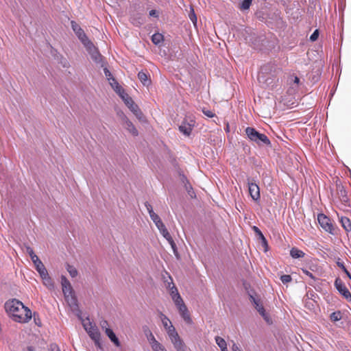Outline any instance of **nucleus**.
<instances>
[{
	"instance_id": "52",
	"label": "nucleus",
	"mask_w": 351,
	"mask_h": 351,
	"mask_svg": "<svg viewBox=\"0 0 351 351\" xmlns=\"http://www.w3.org/2000/svg\"><path fill=\"white\" fill-rule=\"evenodd\" d=\"M36 268L37 267H38L39 265H43V263H42V261L40 260V259H38L36 261V262L34 263Z\"/></svg>"
},
{
	"instance_id": "47",
	"label": "nucleus",
	"mask_w": 351,
	"mask_h": 351,
	"mask_svg": "<svg viewBox=\"0 0 351 351\" xmlns=\"http://www.w3.org/2000/svg\"><path fill=\"white\" fill-rule=\"evenodd\" d=\"M258 236H259L260 239L262 240V241H263V244H264L265 245H267V240H266L265 237H264V235L263 234V233H262V232H260V233L258 234Z\"/></svg>"
},
{
	"instance_id": "27",
	"label": "nucleus",
	"mask_w": 351,
	"mask_h": 351,
	"mask_svg": "<svg viewBox=\"0 0 351 351\" xmlns=\"http://www.w3.org/2000/svg\"><path fill=\"white\" fill-rule=\"evenodd\" d=\"M153 351H167L165 347L158 341L151 346Z\"/></svg>"
},
{
	"instance_id": "37",
	"label": "nucleus",
	"mask_w": 351,
	"mask_h": 351,
	"mask_svg": "<svg viewBox=\"0 0 351 351\" xmlns=\"http://www.w3.org/2000/svg\"><path fill=\"white\" fill-rule=\"evenodd\" d=\"M330 318L332 321H338L341 319L340 312L332 313L330 315Z\"/></svg>"
},
{
	"instance_id": "55",
	"label": "nucleus",
	"mask_w": 351,
	"mask_h": 351,
	"mask_svg": "<svg viewBox=\"0 0 351 351\" xmlns=\"http://www.w3.org/2000/svg\"><path fill=\"white\" fill-rule=\"evenodd\" d=\"M253 230H254V232H255L258 235V234H259L260 232H261V231L259 230V228H257L256 226H254V227H253Z\"/></svg>"
},
{
	"instance_id": "8",
	"label": "nucleus",
	"mask_w": 351,
	"mask_h": 351,
	"mask_svg": "<svg viewBox=\"0 0 351 351\" xmlns=\"http://www.w3.org/2000/svg\"><path fill=\"white\" fill-rule=\"evenodd\" d=\"M317 220L320 226L326 232L334 234V227L331 222V219L324 214H319L317 215Z\"/></svg>"
},
{
	"instance_id": "25",
	"label": "nucleus",
	"mask_w": 351,
	"mask_h": 351,
	"mask_svg": "<svg viewBox=\"0 0 351 351\" xmlns=\"http://www.w3.org/2000/svg\"><path fill=\"white\" fill-rule=\"evenodd\" d=\"M66 270L72 278L76 277L78 274L76 268L72 265H70L69 264H67L66 265Z\"/></svg>"
},
{
	"instance_id": "34",
	"label": "nucleus",
	"mask_w": 351,
	"mask_h": 351,
	"mask_svg": "<svg viewBox=\"0 0 351 351\" xmlns=\"http://www.w3.org/2000/svg\"><path fill=\"white\" fill-rule=\"evenodd\" d=\"M280 280L282 282L283 284H287L288 282H290L292 280V278L290 275H282L280 277Z\"/></svg>"
},
{
	"instance_id": "14",
	"label": "nucleus",
	"mask_w": 351,
	"mask_h": 351,
	"mask_svg": "<svg viewBox=\"0 0 351 351\" xmlns=\"http://www.w3.org/2000/svg\"><path fill=\"white\" fill-rule=\"evenodd\" d=\"M130 104H129L127 106L130 108V110L133 112V114L138 119L141 117L143 113L138 106L134 102V101H130Z\"/></svg>"
},
{
	"instance_id": "41",
	"label": "nucleus",
	"mask_w": 351,
	"mask_h": 351,
	"mask_svg": "<svg viewBox=\"0 0 351 351\" xmlns=\"http://www.w3.org/2000/svg\"><path fill=\"white\" fill-rule=\"evenodd\" d=\"M177 308H178V309L179 311L180 314L181 313H184V312H185V311H186L188 310V308H187V307H186V306L185 305L184 303L183 304L178 306Z\"/></svg>"
},
{
	"instance_id": "4",
	"label": "nucleus",
	"mask_w": 351,
	"mask_h": 351,
	"mask_svg": "<svg viewBox=\"0 0 351 351\" xmlns=\"http://www.w3.org/2000/svg\"><path fill=\"white\" fill-rule=\"evenodd\" d=\"M167 332L177 351H185V345L180 339L173 325H169Z\"/></svg>"
},
{
	"instance_id": "23",
	"label": "nucleus",
	"mask_w": 351,
	"mask_h": 351,
	"mask_svg": "<svg viewBox=\"0 0 351 351\" xmlns=\"http://www.w3.org/2000/svg\"><path fill=\"white\" fill-rule=\"evenodd\" d=\"M215 342L221 351H228L226 341L222 337L217 336L215 337Z\"/></svg>"
},
{
	"instance_id": "16",
	"label": "nucleus",
	"mask_w": 351,
	"mask_h": 351,
	"mask_svg": "<svg viewBox=\"0 0 351 351\" xmlns=\"http://www.w3.org/2000/svg\"><path fill=\"white\" fill-rule=\"evenodd\" d=\"M181 180H182V182L184 184V186H185L186 190L187 191L189 195L191 197H195V192L192 188V186L190 184L189 182L188 181L187 178L184 175H182Z\"/></svg>"
},
{
	"instance_id": "19",
	"label": "nucleus",
	"mask_w": 351,
	"mask_h": 351,
	"mask_svg": "<svg viewBox=\"0 0 351 351\" xmlns=\"http://www.w3.org/2000/svg\"><path fill=\"white\" fill-rule=\"evenodd\" d=\"M108 81L112 88L116 91V93H123V88L121 87V86L119 85V84L114 77H108Z\"/></svg>"
},
{
	"instance_id": "18",
	"label": "nucleus",
	"mask_w": 351,
	"mask_h": 351,
	"mask_svg": "<svg viewBox=\"0 0 351 351\" xmlns=\"http://www.w3.org/2000/svg\"><path fill=\"white\" fill-rule=\"evenodd\" d=\"M138 77L139 80L145 86H149L150 84V80L148 77V75L147 73L141 71L138 73Z\"/></svg>"
},
{
	"instance_id": "13",
	"label": "nucleus",
	"mask_w": 351,
	"mask_h": 351,
	"mask_svg": "<svg viewBox=\"0 0 351 351\" xmlns=\"http://www.w3.org/2000/svg\"><path fill=\"white\" fill-rule=\"evenodd\" d=\"M106 335L108 337L110 341L117 346L119 347L121 346L120 341L119 339L117 337L116 335L113 332V330L109 328H106L105 330Z\"/></svg>"
},
{
	"instance_id": "24",
	"label": "nucleus",
	"mask_w": 351,
	"mask_h": 351,
	"mask_svg": "<svg viewBox=\"0 0 351 351\" xmlns=\"http://www.w3.org/2000/svg\"><path fill=\"white\" fill-rule=\"evenodd\" d=\"M119 95L121 97V99L125 102V105L128 106L129 104H130V101H133L132 99L125 92L124 90H123V93H118Z\"/></svg>"
},
{
	"instance_id": "29",
	"label": "nucleus",
	"mask_w": 351,
	"mask_h": 351,
	"mask_svg": "<svg viewBox=\"0 0 351 351\" xmlns=\"http://www.w3.org/2000/svg\"><path fill=\"white\" fill-rule=\"evenodd\" d=\"M36 271L39 273L40 277L48 274L44 265H39L36 268Z\"/></svg>"
},
{
	"instance_id": "35",
	"label": "nucleus",
	"mask_w": 351,
	"mask_h": 351,
	"mask_svg": "<svg viewBox=\"0 0 351 351\" xmlns=\"http://www.w3.org/2000/svg\"><path fill=\"white\" fill-rule=\"evenodd\" d=\"M337 265L338 267H339L346 274V275L350 278H351V275L350 274V272L347 270V269L346 268V267L344 266V264L343 263H341V262H337Z\"/></svg>"
},
{
	"instance_id": "9",
	"label": "nucleus",
	"mask_w": 351,
	"mask_h": 351,
	"mask_svg": "<svg viewBox=\"0 0 351 351\" xmlns=\"http://www.w3.org/2000/svg\"><path fill=\"white\" fill-rule=\"evenodd\" d=\"M335 287L339 293L348 301H351V293L346 287L345 283L340 278H337L335 281Z\"/></svg>"
},
{
	"instance_id": "58",
	"label": "nucleus",
	"mask_w": 351,
	"mask_h": 351,
	"mask_svg": "<svg viewBox=\"0 0 351 351\" xmlns=\"http://www.w3.org/2000/svg\"><path fill=\"white\" fill-rule=\"evenodd\" d=\"M293 82H294V83L298 84L300 83L299 77L297 76H295Z\"/></svg>"
},
{
	"instance_id": "11",
	"label": "nucleus",
	"mask_w": 351,
	"mask_h": 351,
	"mask_svg": "<svg viewBox=\"0 0 351 351\" xmlns=\"http://www.w3.org/2000/svg\"><path fill=\"white\" fill-rule=\"evenodd\" d=\"M123 125L124 128L134 136L138 135V132L134 124L125 114H122Z\"/></svg>"
},
{
	"instance_id": "21",
	"label": "nucleus",
	"mask_w": 351,
	"mask_h": 351,
	"mask_svg": "<svg viewBox=\"0 0 351 351\" xmlns=\"http://www.w3.org/2000/svg\"><path fill=\"white\" fill-rule=\"evenodd\" d=\"M160 232L168 241V242L171 244L172 247H174L176 245L175 243H174L170 233L167 230V229L165 228L160 230Z\"/></svg>"
},
{
	"instance_id": "22",
	"label": "nucleus",
	"mask_w": 351,
	"mask_h": 351,
	"mask_svg": "<svg viewBox=\"0 0 351 351\" xmlns=\"http://www.w3.org/2000/svg\"><path fill=\"white\" fill-rule=\"evenodd\" d=\"M152 41L154 45H158L164 41V36L160 33H155L152 36Z\"/></svg>"
},
{
	"instance_id": "50",
	"label": "nucleus",
	"mask_w": 351,
	"mask_h": 351,
	"mask_svg": "<svg viewBox=\"0 0 351 351\" xmlns=\"http://www.w3.org/2000/svg\"><path fill=\"white\" fill-rule=\"evenodd\" d=\"M149 15L151 16L158 17V13H157L156 10H152L149 12Z\"/></svg>"
},
{
	"instance_id": "45",
	"label": "nucleus",
	"mask_w": 351,
	"mask_h": 351,
	"mask_svg": "<svg viewBox=\"0 0 351 351\" xmlns=\"http://www.w3.org/2000/svg\"><path fill=\"white\" fill-rule=\"evenodd\" d=\"M145 206H146V208H147V211H148V213H149V215H152V213H154V210H153V208H152V205H151V204H149L148 202H146V203H145Z\"/></svg>"
},
{
	"instance_id": "57",
	"label": "nucleus",
	"mask_w": 351,
	"mask_h": 351,
	"mask_svg": "<svg viewBox=\"0 0 351 351\" xmlns=\"http://www.w3.org/2000/svg\"><path fill=\"white\" fill-rule=\"evenodd\" d=\"M132 23L134 25H136V26H138V25H140L141 24H142V22H140V21H138V22H137V21H136L134 19H133V20H132Z\"/></svg>"
},
{
	"instance_id": "2",
	"label": "nucleus",
	"mask_w": 351,
	"mask_h": 351,
	"mask_svg": "<svg viewBox=\"0 0 351 351\" xmlns=\"http://www.w3.org/2000/svg\"><path fill=\"white\" fill-rule=\"evenodd\" d=\"M71 27L78 38L84 44L85 47L92 54V57L97 60L100 58V54L98 53L97 49L94 46L93 43L88 39L84 31L80 27V26L75 21H71Z\"/></svg>"
},
{
	"instance_id": "46",
	"label": "nucleus",
	"mask_w": 351,
	"mask_h": 351,
	"mask_svg": "<svg viewBox=\"0 0 351 351\" xmlns=\"http://www.w3.org/2000/svg\"><path fill=\"white\" fill-rule=\"evenodd\" d=\"M26 251L28 253V254L29 255L30 258L34 255L35 254L33 249L29 247V246H26Z\"/></svg>"
},
{
	"instance_id": "7",
	"label": "nucleus",
	"mask_w": 351,
	"mask_h": 351,
	"mask_svg": "<svg viewBox=\"0 0 351 351\" xmlns=\"http://www.w3.org/2000/svg\"><path fill=\"white\" fill-rule=\"evenodd\" d=\"M250 300L253 303L255 308L260 313V315L263 317V319L265 320V322L269 324H272V321H271L269 314H267L266 313V311L264 308L263 304L262 301L260 299L256 298L252 295H250Z\"/></svg>"
},
{
	"instance_id": "17",
	"label": "nucleus",
	"mask_w": 351,
	"mask_h": 351,
	"mask_svg": "<svg viewBox=\"0 0 351 351\" xmlns=\"http://www.w3.org/2000/svg\"><path fill=\"white\" fill-rule=\"evenodd\" d=\"M290 255L293 258H303L305 256V253L297 247H293L290 250Z\"/></svg>"
},
{
	"instance_id": "33",
	"label": "nucleus",
	"mask_w": 351,
	"mask_h": 351,
	"mask_svg": "<svg viewBox=\"0 0 351 351\" xmlns=\"http://www.w3.org/2000/svg\"><path fill=\"white\" fill-rule=\"evenodd\" d=\"M170 295L171 298H173V297L175 298L176 295L177 296V295H180V293H178V289L174 285H173L172 287L170 288Z\"/></svg>"
},
{
	"instance_id": "39",
	"label": "nucleus",
	"mask_w": 351,
	"mask_h": 351,
	"mask_svg": "<svg viewBox=\"0 0 351 351\" xmlns=\"http://www.w3.org/2000/svg\"><path fill=\"white\" fill-rule=\"evenodd\" d=\"M203 113L209 118H213L215 116V114L209 110L203 109L202 110Z\"/></svg>"
},
{
	"instance_id": "1",
	"label": "nucleus",
	"mask_w": 351,
	"mask_h": 351,
	"mask_svg": "<svg viewBox=\"0 0 351 351\" xmlns=\"http://www.w3.org/2000/svg\"><path fill=\"white\" fill-rule=\"evenodd\" d=\"M5 309L12 319L19 323H27L32 317V311L16 299L8 300Z\"/></svg>"
},
{
	"instance_id": "20",
	"label": "nucleus",
	"mask_w": 351,
	"mask_h": 351,
	"mask_svg": "<svg viewBox=\"0 0 351 351\" xmlns=\"http://www.w3.org/2000/svg\"><path fill=\"white\" fill-rule=\"evenodd\" d=\"M41 278L45 286H46L49 289H53V282L51 277L49 276V274L42 276Z\"/></svg>"
},
{
	"instance_id": "48",
	"label": "nucleus",
	"mask_w": 351,
	"mask_h": 351,
	"mask_svg": "<svg viewBox=\"0 0 351 351\" xmlns=\"http://www.w3.org/2000/svg\"><path fill=\"white\" fill-rule=\"evenodd\" d=\"M258 236H259L260 239L262 240V241H263V244H264L265 245H267V240H266L265 237H264V235L263 234V233H262V232H260V233L258 234Z\"/></svg>"
},
{
	"instance_id": "10",
	"label": "nucleus",
	"mask_w": 351,
	"mask_h": 351,
	"mask_svg": "<svg viewBox=\"0 0 351 351\" xmlns=\"http://www.w3.org/2000/svg\"><path fill=\"white\" fill-rule=\"evenodd\" d=\"M249 193L253 200L258 202L260 199V189L257 184L248 181Z\"/></svg>"
},
{
	"instance_id": "42",
	"label": "nucleus",
	"mask_w": 351,
	"mask_h": 351,
	"mask_svg": "<svg viewBox=\"0 0 351 351\" xmlns=\"http://www.w3.org/2000/svg\"><path fill=\"white\" fill-rule=\"evenodd\" d=\"M302 272H303L305 275L308 276L309 278H311V279H313V280H315V276H314L313 275V274H312V273H311L309 271H308L307 269H302Z\"/></svg>"
},
{
	"instance_id": "49",
	"label": "nucleus",
	"mask_w": 351,
	"mask_h": 351,
	"mask_svg": "<svg viewBox=\"0 0 351 351\" xmlns=\"http://www.w3.org/2000/svg\"><path fill=\"white\" fill-rule=\"evenodd\" d=\"M101 328L105 331L106 328H108V322L107 321H104L101 324Z\"/></svg>"
},
{
	"instance_id": "40",
	"label": "nucleus",
	"mask_w": 351,
	"mask_h": 351,
	"mask_svg": "<svg viewBox=\"0 0 351 351\" xmlns=\"http://www.w3.org/2000/svg\"><path fill=\"white\" fill-rule=\"evenodd\" d=\"M189 18L191 20V21L193 22V23L194 25H196V23H197V17H196V15H195L193 10H192L191 12L189 14Z\"/></svg>"
},
{
	"instance_id": "59",
	"label": "nucleus",
	"mask_w": 351,
	"mask_h": 351,
	"mask_svg": "<svg viewBox=\"0 0 351 351\" xmlns=\"http://www.w3.org/2000/svg\"><path fill=\"white\" fill-rule=\"evenodd\" d=\"M157 228H158V230H159V231H160V230H162V229L165 228L166 227H165V224H164V223H162V224H161L160 226H158V227H157Z\"/></svg>"
},
{
	"instance_id": "32",
	"label": "nucleus",
	"mask_w": 351,
	"mask_h": 351,
	"mask_svg": "<svg viewBox=\"0 0 351 351\" xmlns=\"http://www.w3.org/2000/svg\"><path fill=\"white\" fill-rule=\"evenodd\" d=\"M252 0H243L241 4V10H247L252 3Z\"/></svg>"
},
{
	"instance_id": "56",
	"label": "nucleus",
	"mask_w": 351,
	"mask_h": 351,
	"mask_svg": "<svg viewBox=\"0 0 351 351\" xmlns=\"http://www.w3.org/2000/svg\"><path fill=\"white\" fill-rule=\"evenodd\" d=\"M31 259H32V262L34 263V262H36V260L39 259V258L36 254H34L31 257Z\"/></svg>"
},
{
	"instance_id": "54",
	"label": "nucleus",
	"mask_w": 351,
	"mask_h": 351,
	"mask_svg": "<svg viewBox=\"0 0 351 351\" xmlns=\"http://www.w3.org/2000/svg\"><path fill=\"white\" fill-rule=\"evenodd\" d=\"M154 223H155V225H156V227H158V226H160L161 224H162V223H163V222L162 221V220H161V219H159V220H158L157 221H156Z\"/></svg>"
},
{
	"instance_id": "51",
	"label": "nucleus",
	"mask_w": 351,
	"mask_h": 351,
	"mask_svg": "<svg viewBox=\"0 0 351 351\" xmlns=\"http://www.w3.org/2000/svg\"><path fill=\"white\" fill-rule=\"evenodd\" d=\"M104 73H105L106 76L108 78V77H113V76L112 75L111 73L107 69H104Z\"/></svg>"
},
{
	"instance_id": "15",
	"label": "nucleus",
	"mask_w": 351,
	"mask_h": 351,
	"mask_svg": "<svg viewBox=\"0 0 351 351\" xmlns=\"http://www.w3.org/2000/svg\"><path fill=\"white\" fill-rule=\"evenodd\" d=\"M339 221L341 226L346 232L351 231V221L348 217L342 216L339 218Z\"/></svg>"
},
{
	"instance_id": "38",
	"label": "nucleus",
	"mask_w": 351,
	"mask_h": 351,
	"mask_svg": "<svg viewBox=\"0 0 351 351\" xmlns=\"http://www.w3.org/2000/svg\"><path fill=\"white\" fill-rule=\"evenodd\" d=\"M33 317H34V320L35 324L38 326H41L42 322H41L40 319L38 317V315L36 313H34Z\"/></svg>"
},
{
	"instance_id": "36",
	"label": "nucleus",
	"mask_w": 351,
	"mask_h": 351,
	"mask_svg": "<svg viewBox=\"0 0 351 351\" xmlns=\"http://www.w3.org/2000/svg\"><path fill=\"white\" fill-rule=\"evenodd\" d=\"M319 37V30L315 29L310 36V40L314 42L317 40Z\"/></svg>"
},
{
	"instance_id": "28",
	"label": "nucleus",
	"mask_w": 351,
	"mask_h": 351,
	"mask_svg": "<svg viewBox=\"0 0 351 351\" xmlns=\"http://www.w3.org/2000/svg\"><path fill=\"white\" fill-rule=\"evenodd\" d=\"M162 323L166 330L169 327V325H172L169 319L163 314L162 315Z\"/></svg>"
},
{
	"instance_id": "53",
	"label": "nucleus",
	"mask_w": 351,
	"mask_h": 351,
	"mask_svg": "<svg viewBox=\"0 0 351 351\" xmlns=\"http://www.w3.org/2000/svg\"><path fill=\"white\" fill-rule=\"evenodd\" d=\"M232 350V351H241L239 348L235 343L233 344Z\"/></svg>"
},
{
	"instance_id": "6",
	"label": "nucleus",
	"mask_w": 351,
	"mask_h": 351,
	"mask_svg": "<svg viewBox=\"0 0 351 351\" xmlns=\"http://www.w3.org/2000/svg\"><path fill=\"white\" fill-rule=\"evenodd\" d=\"M83 326L90 337L95 341L96 345L99 346L101 335L97 327L89 322V320L84 322Z\"/></svg>"
},
{
	"instance_id": "12",
	"label": "nucleus",
	"mask_w": 351,
	"mask_h": 351,
	"mask_svg": "<svg viewBox=\"0 0 351 351\" xmlns=\"http://www.w3.org/2000/svg\"><path fill=\"white\" fill-rule=\"evenodd\" d=\"M195 125V121L190 120V122L187 123L186 121H183L182 123L179 126V130L181 132L185 135L189 136L192 132V130Z\"/></svg>"
},
{
	"instance_id": "43",
	"label": "nucleus",
	"mask_w": 351,
	"mask_h": 351,
	"mask_svg": "<svg viewBox=\"0 0 351 351\" xmlns=\"http://www.w3.org/2000/svg\"><path fill=\"white\" fill-rule=\"evenodd\" d=\"M150 218L154 221V223L160 219V217L155 213H152V214L150 215Z\"/></svg>"
},
{
	"instance_id": "44",
	"label": "nucleus",
	"mask_w": 351,
	"mask_h": 351,
	"mask_svg": "<svg viewBox=\"0 0 351 351\" xmlns=\"http://www.w3.org/2000/svg\"><path fill=\"white\" fill-rule=\"evenodd\" d=\"M338 191H339V194L342 197H346V191L344 189L343 186H339L338 187Z\"/></svg>"
},
{
	"instance_id": "5",
	"label": "nucleus",
	"mask_w": 351,
	"mask_h": 351,
	"mask_svg": "<svg viewBox=\"0 0 351 351\" xmlns=\"http://www.w3.org/2000/svg\"><path fill=\"white\" fill-rule=\"evenodd\" d=\"M246 134L248 138L258 144L269 145L270 141L267 136L264 134L258 132L254 128L248 127L245 129Z\"/></svg>"
},
{
	"instance_id": "3",
	"label": "nucleus",
	"mask_w": 351,
	"mask_h": 351,
	"mask_svg": "<svg viewBox=\"0 0 351 351\" xmlns=\"http://www.w3.org/2000/svg\"><path fill=\"white\" fill-rule=\"evenodd\" d=\"M61 285L63 293L64 295L65 298L67 302L69 303L70 306L76 305V299L73 295V287L68 280V279L64 276H61Z\"/></svg>"
},
{
	"instance_id": "31",
	"label": "nucleus",
	"mask_w": 351,
	"mask_h": 351,
	"mask_svg": "<svg viewBox=\"0 0 351 351\" xmlns=\"http://www.w3.org/2000/svg\"><path fill=\"white\" fill-rule=\"evenodd\" d=\"M173 301L174 302L176 306L178 307L182 304H183L184 302L180 295H176V297L172 298Z\"/></svg>"
},
{
	"instance_id": "30",
	"label": "nucleus",
	"mask_w": 351,
	"mask_h": 351,
	"mask_svg": "<svg viewBox=\"0 0 351 351\" xmlns=\"http://www.w3.org/2000/svg\"><path fill=\"white\" fill-rule=\"evenodd\" d=\"M146 335L150 346L158 341L151 331H149Z\"/></svg>"
},
{
	"instance_id": "26",
	"label": "nucleus",
	"mask_w": 351,
	"mask_h": 351,
	"mask_svg": "<svg viewBox=\"0 0 351 351\" xmlns=\"http://www.w3.org/2000/svg\"><path fill=\"white\" fill-rule=\"evenodd\" d=\"M181 317L183 318V319L185 321V322L188 324H192V319L191 317L190 313L189 312V310L184 313H180Z\"/></svg>"
}]
</instances>
